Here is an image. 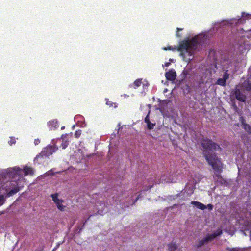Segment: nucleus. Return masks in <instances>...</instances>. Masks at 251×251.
Instances as JSON below:
<instances>
[{
	"mask_svg": "<svg viewBox=\"0 0 251 251\" xmlns=\"http://www.w3.org/2000/svg\"><path fill=\"white\" fill-rule=\"evenodd\" d=\"M200 144L202 148V153L208 164L211 166L215 173H219L222 169V164L216 154L212 150H221V148L217 144L207 138L200 140Z\"/></svg>",
	"mask_w": 251,
	"mask_h": 251,
	"instance_id": "1",
	"label": "nucleus"
},
{
	"mask_svg": "<svg viewBox=\"0 0 251 251\" xmlns=\"http://www.w3.org/2000/svg\"><path fill=\"white\" fill-rule=\"evenodd\" d=\"M200 36H197L189 41H183L180 44L177 50L180 51V55L185 57L187 54L190 57L192 56L194 51L197 49L200 43L199 38Z\"/></svg>",
	"mask_w": 251,
	"mask_h": 251,
	"instance_id": "2",
	"label": "nucleus"
},
{
	"mask_svg": "<svg viewBox=\"0 0 251 251\" xmlns=\"http://www.w3.org/2000/svg\"><path fill=\"white\" fill-rule=\"evenodd\" d=\"M4 177V174H0V190H5L6 197H9L17 193L20 189L16 182L9 181Z\"/></svg>",
	"mask_w": 251,
	"mask_h": 251,
	"instance_id": "3",
	"label": "nucleus"
},
{
	"mask_svg": "<svg viewBox=\"0 0 251 251\" xmlns=\"http://www.w3.org/2000/svg\"><path fill=\"white\" fill-rule=\"evenodd\" d=\"M1 174H4L5 175L4 178L7 179L8 177L15 178L18 176H22V169L19 167L9 168Z\"/></svg>",
	"mask_w": 251,
	"mask_h": 251,
	"instance_id": "4",
	"label": "nucleus"
},
{
	"mask_svg": "<svg viewBox=\"0 0 251 251\" xmlns=\"http://www.w3.org/2000/svg\"><path fill=\"white\" fill-rule=\"evenodd\" d=\"M222 234V231L219 232L217 234H213L208 235L205 238L203 239L200 240L198 244V247H200L202 246V245L207 243L208 242L213 240L216 236H219Z\"/></svg>",
	"mask_w": 251,
	"mask_h": 251,
	"instance_id": "5",
	"label": "nucleus"
},
{
	"mask_svg": "<svg viewBox=\"0 0 251 251\" xmlns=\"http://www.w3.org/2000/svg\"><path fill=\"white\" fill-rule=\"evenodd\" d=\"M58 150V148L54 146H48L44 148L41 152H43L48 158L53 153L55 152Z\"/></svg>",
	"mask_w": 251,
	"mask_h": 251,
	"instance_id": "6",
	"label": "nucleus"
},
{
	"mask_svg": "<svg viewBox=\"0 0 251 251\" xmlns=\"http://www.w3.org/2000/svg\"><path fill=\"white\" fill-rule=\"evenodd\" d=\"M48 158L42 152H41L39 154L36 155V157L34 159L35 163L43 164Z\"/></svg>",
	"mask_w": 251,
	"mask_h": 251,
	"instance_id": "7",
	"label": "nucleus"
},
{
	"mask_svg": "<svg viewBox=\"0 0 251 251\" xmlns=\"http://www.w3.org/2000/svg\"><path fill=\"white\" fill-rule=\"evenodd\" d=\"M227 72V71L224 73L222 78H220L217 80L216 82L217 84L221 86H225L226 85V80L229 78V76Z\"/></svg>",
	"mask_w": 251,
	"mask_h": 251,
	"instance_id": "8",
	"label": "nucleus"
},
{
	"mask_svg": "<svg viewBox=\"0 0 251 251\" xmlns=\"http://www.w3.org/2000/svg\"><path fill=\"white\" fill-rule=\"evenodd\" d=\"M165 77L168 80L173 81L176 77V71L174 69H171L165 73Z\"/></svg>",
	"mask_w": 251,
	"mask_h": 251,
	"instance_id": "9",
	"label": "nucleus"
},
{
	"mask_svg": "<svg viewBox=\"0 0 251 251\" xmlns=\"http://www.w3.org/2000/svg\"><path fill=\"white\" fill-rule=\"evenodd\" d=\"M242 87L247 91H251V77H249L243 82Z\"/></svg>",
	"mask_w": 251,
	"mask_h": 251,
	"instance_id": "10",
	"label": "nucleus"
},
{
	"mask_svg": "<svg viewBox=\"0 0 251 251\" xmlns=\"http://www.w3.org/2000/svg\"><path fill=\"white\" fill-rule=\"evenodd\" d=\"M234 95L236 98L242 102L245 101L246 96L241 92L239 89L236 88L234 91Z\"/></svg>",
	"mask_w": 251,
	"mask_h": 251,
	"instance_id": "11",
	"label": "nucleus"
},
{
	"mask_svg": "<svg viewBox=\"0 0 251 251\" xmlns=\"http://www.w3.org/2000/svg\"><path fill=\"white\" fill-rule=\"evenodd\" d=\"M34 170L31 167H25L22 170V173H24V176H27L28 175H32L34 174Z\"/></svg>",
	"mask_w": 251,
	"mask_h": 251,
	"instance_id": "12",
	"label": "nucleus"
},
{
	"mask_svg": "<svg viewBox=\"0 0 251 251\" xmlns=\"http://www.w3.org/2000/svg\"><path fill=\"white\" fill-rule=\"evenodd\" d=\"M191 203L201 210H204L206 208V206L205 205L198 201H192Z\"/></svg>",
	"mask_w": 251,
	"mask_h": 251,
	"instance_id": "13",
	"label": "nucleus"
},
{
	"mask_svg": "<svg viewBox=\"0 0 251 251\" xmlns=\"http://www.w3.org/2000/svg\"><path fill=\"white\" fill-rule=\"evenodd\" d=\"M48 126L50 129H52L53 128H57V121L56 120H52L48 123Z\"/></svg>",
	"mask_w": 251,
	"mask_h": 251,
	"instance_id": "14",
	"label": "nucleus"
},
{
	"mask_svg": "<svg viewBox=\"0 0 251 251\" xmlns=\"http://www.w3.org/2000/svg\"><path fill=\"white\" fill-rule=\"evenodd\" d=\"M178 246L176 244L171 243L168 245V251H176L177 250Z\"/></svg>",
	"mask_w": 251,
	"mask_h": 251,
	"instance_id": "15",
	"label": "nucleus"
},
{
	"mask_svg": "<svg viewBox=\"0 0 251 251\" xmlns=\"http://www.w3.org/2000/svg\"><path fill=\"white\" fill-rule=\"evenodd\" d=\"M66 135H63L62 136V143H61V147L63 149H65L68 145V143L67 141L65 140L64 137H65Z\"/></svg>",
	"mask_w": 251,
	"mask_h": 251,
	"instance_id": "16",
	"label": "nucleus"
},
{
	"mask_svg": "<svg viewBox=\"0 0 251 251\" xmlns=\"http://www.w3.org/2000/svg\"><path fill=\"white\" fill-rule=\"evenodd\" d=\"M243 128L246 131H247V132L251 131V127L249 124H247L245 123H243Z\"/></svg>",
	"mask_w": 251,
	"mask_h": 251,
	"instance_id": "17",
	"label": "nucleus"
},
{
	"mask_svg": "<svg viewBox=\"0 0 251 251\" xmlns=\"http://www.w3.org/2000/svg\"><path fill=\"white\" fill-rule=\"evenodd\" d=\"M141 83H142L141 80H140V79L136 80L133 83L134 89H136L137 87H139L141 85Z\"/></svg>",
	"mask_w": 251,
	"mask_h": 251,
	"instance_id": "18",
	"label": "nucleus"
},
{
	"mask_svg": "<svg viewBox=\"0 0 251 251\" xmlns=\"http://www.w3.org/2000/svg\"><path fill=\"white\" fill-rule=\"evenodd\" d=\"M147 125L148 128L150 130H151V129H152L154 128V126L156 125V124H155V123H152L151 122H149V123H148L147 124Z\"/></svg>",
	"mask_w": 251,
	"mask_h": 251,
	"instance_id": "19",
	"label": "nucleus"
},
{
	"mask_svg": "<svg viewBox=\"0 0 251 251\" xmlns=\"http://www.w3.org/2000/svg\"><path fill=\"white\" fill-rule=\"evenodd\" d=\"M51 197H52V200L55 203L56 202L58 201L59 200H60V199H59L58 198V194H52L51 195Z\"/></svg>",
	"mask_w": 251,
	"mask_h": 251,
	"instance_id": "20",
	"label": "nucleus"
},
{
	"mask_svg": "<svg viewBox=\"0 0 251 251\" xmlns=\"http://www.w3.org/2000/svg\"><path fill=\"white\" fill-rule=\"evenodd\" d=\"M5 201V198L3 195H0V206L2 205Z\"/></svg>",
	"mask_w": 251,
	"mask_h": 251,
	"instance_id": "21",
	"label": "nucleus"
},
{
	"mask_svg": "<svg viewBox=\"0 0 251 251\" xmlns=\"http://www.w3.org/2000/svg\"><path fill=\"white\" fill-rule=\"evenodd\" d=\"M240 250L239 248H227L225 251H240Z\"/></svg>",
	"mask_w": 251,
	"mask_h": 251,
	"instance_id": "22",
	"label": "nucleus"
},
{
	"mask_svg": "<svg viewBox=\"0 0 251 251\" xmlns=\"http://www.w3.org/2000/svg\"><path fill=\"white\" fill-rule=\"evenodd\" d=\"M160 181L161 182H165L167 183L171 182L170 179H166L165 176H162L160 179Z\"/></svg>",
	"mask_w": 251,
	"mask_h": 251,
	"instance_id": "23",
	"label": "nucleus"
},
{
	"mask_svg": "<svg viewBox=\"0 0 251 251\" xmlns=\"http://www.w3.org/2000/svg\"><path fill=\"white\" fill-rule=\"evenodd\" d=\"M81 134V130H77L76 131L75 133V136L76 138H78L80 136Z\"/></svg>",
	"mask_w": 251,
	"mask_h": 251,
	"instance_id": "24",
	"label": "nucleus"
},
{
	"mask_svg": "<svg viewBox=\"0 0 251 251\" xmlns=\"http://www.w3.org/2000/svg\"><path fill=\"white\" fill-rule=\"evenodd\" d=\"M150 111H149L147 115L146 116V117H145V122L147 124L148 123H149V122H150V118H149V114H150Z\"/></svg>",
	"mask_w": 251,
	"mask_h": 251,
	"instance_id": "25",
	"label": "nucleus"
},
{
	"mask_svg": "<svg viewBox=\"0 0 251 251\" xmlns=\"http://www.w3.org/2000/svg\"><path fill=\"white\" fill-rule=\"evenodd\" d=\"M106 104L107 105H109V106H113V105L114 104V107L115 108L117 106V105L116 104V103H113L111 101H107L106 102Z\"/></svg>",
	"mask_w": 251,
	"mask_h": 251,
	"instance_id": "26",
	"label": "nucleus"
},
{
	"mask_svg": "<svg viewBox=\"0 0 251 251\" xmlns=\"http://www.w3.org/2000/svg\"><path fill=\"white\" fill-rule=\"evenodd\" d=\"M183 29V28H176V36L178 37H181V35L179 34L178 33V31H182Z\"/></svg>",
	"mask_w": 251,
	"mask_h": 251,
	"instance_id": "27",
	"label": "nucleus"
},
{
	"mask_svg": "<svg viewBox=\"0 0 251 251\" xmlns=\"http://www.w3.org/2000/svg\"><path fill=\"white\" fill-rule=\"evenodd\" d=\"M52 171H53V170L51 169V170L45 173V176H50V175H53L54 174V173L52 172Z\"/></svg>",
	"mask_w": 251,
	"mask_h": 251,
	"instance_id": "28",
	"label": "nucleus"
},
{
	"mask_svg": "<svg viewBox=\"0 0 251 251\" xmlns=\"http://www.w3.org/2000/svg\"><path fill=\"white\" fill-rule=\"evenodd\" d=\"M57 208L61 211H63L64 210L65 207L61 204L59 205V206H57Z\"/></svg>",
	"mask_w": 251,
	"mask_h": 251,
	"instance_id": "29",
	"label": "nucleus"
},
{
	"mask_svg": "<svg viewBox=\"0 0 251 251\" xmlns=\"http://www.w3.org/2000/svg\"><path fill=\"white\" fill-rule=\"evenodd\" d=\"M206 207H207V208H208V209L209 210H212V209H213V205H212V204H208L207 205Z\"/></svg>",
	"mask_w": 251,
	"mask_h": 251,
	"instance_id": "30",
	"label": "nucleus"
},
{
	"mask_svg": "<svg viewBox=\"0 0 251 251\" xmlns=\"http://www.w3.org/2000/svg\"><path fill=\"white\" fill-rule=\"evenodd\" d=\"M16 142V141L14 139L11 138L10 141L9 142L10 145H12Z\"/></svg>",
	"mask_w": 251,
	"mask_h": 251,
	"instance_id": "31",
	"label": "nucleus"
},
{
	"mask_svg": "<svg viewBox=\"0 0 251 251\" xmlns=\"http://www.w3.org/2000/svg\"><path fill=\"white\" fill-rule=\"evenodd\" d=\"M62 202V201L60 200L56 202L55 203L57 205V207L59 206V205L61 204Z\"/></svg>",
	"mask_w": 251,
	"mask_h": 251,
	"instance_id": "32",
	"label": "nucleus"
},
{
	"mask_svg": "<svg viewBox=\"0 0 251 251\" xmlns=\"http://www.w3.org/2000/svg\"><path fill=\"white\" fill-rule=\"evenodd\" d=\"M40 143V140L39 139H35L34 140V144L35 145H38Z\"/></svg>",
	"mask_w": 251,
	"mask_h": 251,
	"instance_id": "33",
	"label": "nucleus"
},
{
	"mask_svg": "<svg viewBox=\"0 0 251 251\" xmlns=\"http://www.w3.org/2000/svg\"><path fill=\"white\" fill-rule=\"evenodd\" d=\"M248 15H249V14L246 13L245 12H242V16L243 17H245V16H247Z\"/></svg>",
	"mask_w": 251,
	"mask_h": 251,
	"instance_id": "34",
	"label": "nucleus"
},
{
	"mask_svg": "<svg viewBox=\"0 0 251 251\" xmlns=\"http://www.w3.org/2000/svg\"><path fill=\"white\" fill-rule=\"evenodd\" d=\"M233 106L234 109H238V108L237 107V106H236L235 103L233 104Z\"/></svg>",
	"mask_w": 251,
	"mask_h": 251,
	"instance_id": "35",
	"label": "nucleus"
},
{
	"mask_svg": "<svg viewBox=\"0 0 251 251\" xmlns=\"http://www.w3.org/2000/svg\"><path fill=\"white\" fill-rule=\"evenodd\" d=\"M170 63L168 62V63H166L165 65V66L168 67L170 65Z\"/></svg>",
	"mask_w": 251,
	"mask_h": 251,
	"instance_id": "36",
	"label": "nucleus"
},
{
	"mask_svg": "<svg viewBox=\"0 0 251 251\" xmlns=\"http://www.w3.org/2000/svg\"><path fill=\"white\" fill-rule=\"evenodd\" d=\"M168 49L170 50H173V48H172V47L170 46V47H168Z\"/></svg>",
	"mask_w": 251,
	"mask_h": 251,
	"instance_id": "37",
	"label": "nucleus"
},
{
	"mask_svg": "<svg viewBox=\"0 0 251 251\" xmlns=\"http://www.w3.org/2000/svg\"><path fill=\"white\" fill-rule=\"evenodd\" d=\"M250 240L251 241V230L250 231Z\"/></svg>",
	"mask_w": 251,
	"mask_h": 251,
	"instance_id": "38",
	"label": "nucleus"
},
{
	"mask_svg": "<svg viewBox=\"0 0 251 251\" xmlns=\"http://www.w3.org/2000/svg\"><path fill=\"white\" fill-rule=\"evenodd\" d=\"M238 110H239V109H235V111H236V112H238Z\"/></svg>",
	"mask_w": 251,
	"mask_h": 251,
	"instance_id": "39",
	"label": "nucleus"
},
{
	"mask_svg": "<svg viewBox=\"0 0 251 251\" xmlns=\"http://www.w3.org/2000/svg\"><path fill=\"white\" fill-rule=\"evenodd\" d=\"M64 128H65V127H64V126H62V127H61V129H64Z\"/></svg>",
	"mask_w": 251,
	"mask_h": 251,
	"instance_id": "40",
	"label": "nucleus"
},
{
	"mask_svg": "<svg viewBox=\"0 0 251 251\" xmlns=\"http://www.w3.org/2000/svg\"><path fill=\"white\" fill-rule=\"evenodd\" d=\"M238 20L239 21H240V20H241V18H239L238 19Z\"/></svg>",
	"mask_w": 251,
	"mask_h": 251,
	"instance_id": "41",
	"label": "nucleus"
},
{
	"mask_svg": "<svg viewBox=\"0 0 251 251\" xmlns=\"http://www.w3.org/2000/svg\"><path fill=\"white\" fill-rule=\"evenodd\" d=\"M164 50H167V49H166V48H164Z\"/></svg>",
	"mask_w": 251,
	"mask_h": 251,
	"instance_id": "42",
	"label": "nucleus"
},
{
	"mask_svg": "<svg viewBox=\"0 0 251 251\" xmlns=\"http://www.w3.org/2000/svg\"><path fill=\"white\" fill-rule=\"evenodd\" d=\"M192 58H189V60L192 59Z\"/></svg>",
	"mask_w": 251,
	"mask_h": 251,
	"instance_id": "43",
	"label": "nucleus"
}]
</instances>
